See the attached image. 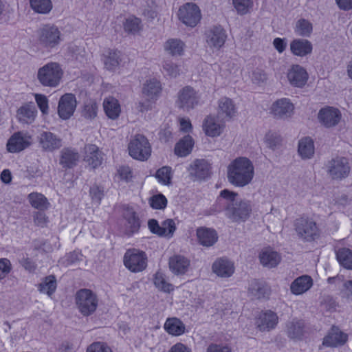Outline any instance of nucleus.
<instances>
[{
  "instance_id": "1",
  "label": "nucleus",
  "mask_w": 352,
  "mask_h": 352,
  "mask_svg": "<svg viewBox=\"0 0 352 352\" xmlns=\"http://www.w3.org/2000/svg\"><path fill=\"white\" fill-rule=\"evenodd\" d=\"M238 193L228 189L222 190L217 197V204L225 206L226 217L232 222L245 221L252 212L251 201L247 199H238Z\"/></svg>"
},
{
  "instance_id": "2",
  "label": "nucleus",
  "mask_w": 352,
  "mask_h": 352,
  "mask_svg": "<svg viewBox=\"0 0 352 352\" xmlns=\"http://www.w3.org/2000/svg\"><path fill=\"white\" fill-rule=\"evenodd\" d=\"M254 175L253 162L246 157H238L227 166V179L234 187L248 186L252 182Z\"/></svg>"
},
{
  "instance_id": "3",
  "label": "nucleus",
  "mask_w": 352,
  "mask_h": 352,
  "mask_svg": "<svg viewBox=\"0 0 352 352\" xmlns=\"http://www.w3.org/2000/svg\"><path fill=\"white\" fill-rule=\"evenodd\" d=\"M64 72L59 63L50 62L38 68L36 78L43 87H57L62 80Z\"/></svg>"
},
{
  "instance_id": "4",
  "label": "nucleus",
  "mask_w": 352,
  "mask_h": 352,
  "mask_svg": "<svg viewBox=\"0 0 352 352\" xmlns=\"http://www.w3.org/2000/svg\"><path fill=\"white\" fill-rule=\"evenodd\" d=\"M75 303L79 312L84 316H88L96 310L98 299L91 290L80 289L76 293Z\"/></svg>"
},
{
  "instance_id": "5",
  "label": "nucleus",
  "mask_w": 352,
  "mask_h": 352,
  "mask_svg": "<svg viewBox=\"0 0 352 352\" xmlns=\"http://www.w3.org/2000/svg\"><path fill=\"white\" fill-rule=\"evenodd\" d=\"M129 153L133 159L147 160L151 155V146L147 138L141 134L133 136L128 145Z\"/></svg>"
},
{
  "instance_id": "6",
  "label": "nucleus",
  "mask_w": 352,
  "mask_h": 352,
  "mask_svg": "<svg viewBox=\"0 0 352 352\" xmlns=\"http://www.w3.org/2000/svg\"><path fill=\"white\" fill-rule=\"evenodd\" d=\"M294 228L298 237L304 241H312L319 237V230L314 221L299 217L294 221Z\"/></svg>"
},
{
  "instance_id": "7",
  "label": "nucleus",
  "mask_w": 352,
  "mask_h": 352,
  "mask_svg": "<svg viewBox=\"0 0 352 352\" xmlns=\"http://www.w3.org/2000/svg\"><path fill=\"white\" fill-rule=\"evenodd\" d=\"M177 17L186 26L195 28L201 19V13L197 4L186 3L179 7Z\"/></svg>"
},
{
  "instance_id": "8",
  "label": "nucleus",
  "mask_w": 352,
  "mask_h": 352,
  "mask_svg": "<svg viewBox=\"0 0 352 352\" xmlns=\"http://www.w3.org/2000/svg\"><path fill=\"white\" fill-rule=\"evenodd\" d=\"M38 41L43 48L47 50L54 48L61 41L60 31L54 25H45L38 32Z\"/></svg>"
},
{
  "instance_id": "9",
  "label": "nucleus",
  "mask_w": 352,
  "mask_h": 352,
  "mask_svg": "<svg viewBox=\"0 0 352 352\" xmlns=\"http://www.w3.org/2000/svg\"><path fill=\"white\" fill-rule=\"evenodd\" d=\"M123 261L124 266L134 273L142 272L147 266L146 254L135 249L128 250L124 254Z\"/></svg>"
},
{
  "instance_id": "10",
  "label": "nucleus",
  "mask_w": 352,
  "mask_h": 352,
  "mask_svg": "<svg viewBox=\"0 0 352 352\" xmlns=\"http://www.w3.org/2000/svg\"><path fill=\"white\" fill-rule=\"evenodd\" d=\"M326 170L331 179L341 180L349 176L350 166L346 157H336L328 161Z\"/></svg>"
},
{
  "instance_id": "11",
  "label": "nucleus",
  "mask_w": 352,
  "mask_h": 352,
  "mask_svg": "<svg viewBox=\"0 0 352 352\" xmlns=\"http://www.w3.org/2000/svg\"><path fill=\"white\" fill-rule=\"evenodd\" d=\"M32 143V137L27 131L14 133L8 139L6 148L12 153H19L28 148Z\"/></svg>"
},
{
  "instance_id": "12",
  "label": "nucleus",
  "mask_w": 352,
  "mask_h": 352,
  "mask_svg": "<svg viewBox=\"0 0 352 352\" xmlns=\"http://www.w3.org/2000/svg\"><path fill=\"white\" fill-rule=\"evenodd\" d=\"M206 43L212 52L219 51L227 39L226 30L220 25L214 26L205 33Z\"/></svg>"
},
{
  "instance_id": "13",
  "label": "nucleus",
  "mask_w": 352,
  "mask_h": 352,
  "mask_svg": "<svg viewBox=\"0 0 352 352\" xmlns=\"http://www.w3.org/2000/svg\"><path fill=\"white\" fill-rule=\"evenodd\" d=\"M198 102L197 92L192 87L186 86L179 91L176 104L179 109L189 111L194 109Z\"/></svg>"
},
{
  "instance_id": "14",
  "label": "nucleus",
  "mask_w": 352,
  "mask_h": 352,
  "mask_svg": "<svg viewBox=\"0 0 352 352\" xmlns=\"http://www.w3.org/2000/svg\"><path fill=\"white\" fill-rule=\"evenodd\" d=\"M342 118L340 111L333 107L322 108L318 113L319 122L326 128H331L338 124Z\"/></svg>"
},
{
  "instance_id": "15",
  "label": "nucleus",
  "mask_w": 352,
  "mask_h": 352,
  "mask_svg": "<svg viewBox=\"0 0 352 352\" xmlns=\"http://www.w3.org/2000/svg\"><path fill=\"white\" fill-rule=\"evenodd\" d=\"M76 108V97L72 94H65L59 100L58 114L63 120H67L73 116Z\"/></svg>"
},
{
  "instance_id": "16",
  "label": "nucleus",
  "mask_w": 352,
  "mask_h": 352,
  "mask_svg": "<svg viewBox=\"0 0 352 352\" xmlns=\"http://www.w3.org/2000/svg\"><path fill=\"white\" fill-rule=\"evenodd\" d=\"M38 142L41 148L47 152H52L62 146V140L50 131H42L38 136Z\"/></svg>"
},
{
  "instance_id": "17",
  "label": "nucleus",
  "mask_w": 352,
  "mask_h": 352,
  "mask_svg": "<svg viewBox=\"0 0 352 352\" xmlns=\"http://www.w3.org/2000/svg\"><path fill=\"white\" fill-rule=\"evenodd\" d=\"M294 110V106L288 98H280L276 100L271 107V113L279 119L290 118Z\"/></svg>"
},
{
  "instance_id": "18",
  "label": "nucleus",
  "mask_w": 352,
  "mask_h": 352,
  "mask_svg": "<svg viewBox=\"0 0 352 352\" xmlns=\"http://www.w3.org/2000/svg\"><path fill=\"white\" fill-rule=\"evenodd\" d=\"M237 114L234 102L228 97H222L218 101L217 116L222 120H230Z\"/></svg>"
},
{
  "instance_id": "19",
  "label": "nucleus",
  "mask_w": 352,
  "mask_h": 352,
  "mask_svg": "<svg viewBox=\"0 0 352 352\" xmlns=\"http://www.w3.org/2000/svg\"><path fill=\"white\" fill-rule=\"evenodd\" d=\"M287 78L289 84L296 87H302L308 80V74L305 68L299 65H293L288 69Z\"/></svg>"
},
{
  "instance_id": "20",
  "label": "nucleus",
  "mask_w": 352,
  "mask_h": 352,
  "mask_svg": "<svg viewBox=\"0 0 352 352\" xmlns=\"http://www.w3.org/2000/svg\"><path fill=\"white\" fill-rule=\"evenodd\" d=\"M210 166L205 160H195L188 166V171L194 179H204L210 174Z\"/></svg>"
},
{
  "instance_id": "21",
  "label": "nucleus",
  "mask_w": 352,
  "mask_h": 352,
  "mask_svg": "<svg viewBox=\"0 0 352 352\" xmlns=\"http://www.w3.org/2000/svg\"><path fill=\"white\" fill-rule=\"evenodd\" d=\"M123 217L125 220L124 233L131 236L137 233L140 228V220L135 211L131 208H126L123 212Z\"/></svg>"
},
{
  "instance_id": "22",
  "label": "nucleus",
  "mask_w": 352,
  "mask_h": 352,
  "mask_svg": "<svg viewBox=\"0 0 352 352\" xmlns=\"http://www.w3.org/2000/svg\"><path fill=\"white\" fill-rule=\"evenodd\" d=\"M83 160L91 168H96L101 165L102 155L98 147L95 144H87L84 147Z\"/></svg>"
},
{
  "instance_id": "23",
  "label": "nucleus",
  "mask_w": 352,
  "mask_h": 352,
  "mask_svg": "<svg viewBox=\"0 0 352 352\" xmlns=\"http://www.w3.org/2000/svg\"><path fill=\"white\" fill-rule=\"evenodd\" d=\"M285 332L288 338L293 340L302 339L305 333V325L302 320L294 318L286 323Z\"/></svg>"
},
{
  "instance_id": "24",
  "label": "nucleus",
  "mask_w": 352,
  "mask_h": 352,
  "mask_svg": "<svg viewBox=\"0 0 352 352\" xmlns=\"http://www.w3.org/2000/svg\"><path fill=\"white\" fill-rule=\"evenodd\" d=\"M37 111L33 102L23 104L16 111V119L22 124H32L36 116Z\"/></svg>"
},
{
  "instance_id": "25",
  "label": "nucleus",
  "mask_w": 352,
  "mask_h": 352,
  "mask_svg": "<svg viewBox=\"0 0 352 352\" xmlns=\"http://www.w3.org/2000/svg\"><path fill=\"white\" fill-rule=\"evenodd\" d=\"M347 338V334L333 327L324 338L322 344L329 347H336L345 344Z\"/></svg>"
},
{
  "instance_id": "26",
  "label": "nucleus",
  "mask_w": 352,
  "mask_h": 352,
  "mask_svg": "<svg viewBox=\"0 0 352 352\" xmlns=\"http://www.w3.org/2000/svg\"><path fill=\"white\" fill-rule=\"evenodd\" d=\"M278 322V317L276 314L272 311H266L259 315L256 325L260 331H265L275 328Z\"/></svg>"
},
{
  "instance_id": "27",
  "label": "nucleus",
  "mask_w": 352,
  "mask_h": 352,
  "mask_svg": "<svg viewBox=\"0 0 352 352\" xmlns=\"http://www.w3.org/2000/svg\"><path fill=\"white\" fill-rule=\"evenodd\" d=\"M212 269L214 274L222 278L230 277L234 272L233 263L226 258L217 259L212 264Z\"/></svg>"
},
{
  "instance_id": "28",
  "label": "nucleus",
  "mask_w": 352,
  "mask_h": 352,
  "mask_svg": "<svg viewBox=\"0 0 352 352\" xmlns=\"http://www.w3.org/2000/svg\"><path fill=\"white\" fill-rule=\"evenodd\" d=\"M291 52L300 57L306 56L312 52L313 46L311 43L303 38H296L290 43Z\"/></svg>"
},
{
  "instance_id": "29",
  "label": "nucleus",
  "mask_w": 352,
  "mask_h": 352,
  "mask_svg": "<svg viewBox=\"0 0 352 352\" xmlns=\"http://www.w3.org/2000/svg\"><path fill=\"white\" fill-rule=\"evenodd\" d=\"M214 116H208L204 120L203 129L205 133L210 137L219 136L223 129L224 124L218 122Z\"/></svg>"
},
{
  "instance_id": "30",
  "label": "nucleus",
  "mask_w": 352,
  "mask_h": 352,
  "mask_svg": "<svg viewBox=\"0 0 352 352\" xmlns=\"http://www.w3.org/2000/svg\"><path fill=\"white\" fill-rule=\"evenodd\" d=\"M164 52L171 56H182L184 54L185 43L179 38H168L163 45Z\"/></svg>"
},
{
  "instance_id": "31",
  "label": "nucleus",
  "mask_w": 352,
  "mask_h": 352,
  "mask_svg": "<svg viewBox=\"0 0 352 352\" xmlns=\"http://www.w3.org/2000/svg\"><path fill=\"white\" fill-rule=\"evenodd\" d=\"M199 243L205 247L212 246L218 239L217 232L210 228H199L197 230Z\"/></svg>"
},
{
  "instance_id": "32",
  "label": "nucleus",
  "mask_w": 352,
  "mask_h": 352,
  "mask_svg": "<svg viewBox=\"0 0 352 352\" xmlns=\"http://www.w3.org/2000/svg\"><path fill=\"white\" fill-rule=\"evenodd\" d=\"M313 285L309 276L303 275L296 278L290 285L291 292L295 295H300L308 291Z\"/></svg>"
},
{
  "instance_id": "33",
  "label": "nucleus",
  "mask_w": 352,
  "mask_h": 352,
  "mask_svg": "<svg viewBox=\"0 0 352 352\" xmlns=\"http://www.w3.org/2000/svg\"><path fill=\"white\" fill-rule=\"evenodd\" d=\"M280 256L278 252L270 248L263 249L259 254L261 263L266 267L272 268L278 265L280 261Z\"/></svg>"
},
{
  "instance_id": "34",
  "label": "nucleus",
  "mask_w": 352,
  "mask_h": 352,
  "mask_svg": "<svg viewBox=\"0 0 352 352\" xmlns=\"http://www.w3.org/2000/svg\"><path fill=\"white\" fill-rule=\"evenodd\" d=\"M214 67H217L220 76L227 80H233L239 73L238 65L230 61L223 63L221 65H215Z\"/></svg>"
},
{
  "instance_id": "35",
  "label": "nucleus",
  "mask_w": 352,
  "mask_h": 352,
  "mask_svg": "<svg viewBox=\"0 0 352 352\" xmlns=\"http://www.w3.org/2000/svg\"><path fill=\"white\" fill-rule=\"evenodd\" d=\"M190 265V261L182 255H174L170 258L169 267L175 274H185Z\"/></svg>"
},
{
  "instance_id": "36",
  "label": "nucleus",
  "mask_w": 352,
  "mask_h": 352,
  "mask_svg": "<svg viewBox=\"0 0 352 352\" xmlns=\"http://www.w3.org/2000/svg\"><path fill=\"white\" fill-rule=\"evenodd\" d=\"M162 91L160 82L155 78L146 80L142 87V94L149 100H155Z\"/></svg>"
},
{
  "instance_id": "37",
  "label": "nucleus",
  "mask_w": 352,
  "mask_h": 352,
  "mask_svg": "<svg viewBox=\"0 0 352 352\" xmlns=\"http://www.w3.org/2000/svg\"><path fill=\"white\" fill-rule=\"evenodd\" d=\"M248 294L252 298L261 299L269 295L270 288L265 282L253 280L249 285Z\"/></svg>"
},
{
  "instance_id": "38",
  "label": "nucleus",
  "mask_w": 352,
  "mask_h": 352,
  "mask_svg": "<svg viewBox=\"0 0 352 352\" xmlns=\"http://www.w3.org/2000/svg\"><path fill=\"white\" fill-rule=\"evenodd\" d=\"M164 330L170 335L179 336L184 333L186 326L179 318L173 317L166 319L164 324Z\"/></svg>"
},
{
  "instance_id": "39",
  "label": "nucleus",
  "mask_w": 352,
  "mask_h": 352,
  "mask_svg": "<svg viewBox=\"0 0 352 352\" xmlns=\"http://www.w3.org/2000/svg\"><path fill=\"white\" fill-rule=\"evenodd\" d=\"M80 155L78 153L72 148H63L60 152V164L64 168H72L79 160Z\"/></svg>"
},
{
  "instance_id": "40",
  "label": "nucleus",
  "mask_w": 352,
  "mask_h": 352,
  "mask_svg": "<svg viewBox=\"0 0 352 352\" xmlns=\"http://www.w3.org/2000/svg\"><path fill=\"white\" fill-rule=\"evenodd\" d=\"M194 140L192 138L187 135L176 144L175 153L179 157H186L192 152Z\"/></svg>"
},
{
  "instance_id": "41",
  "label": "nucleus",
  "mask_w": 352,
  "mask_h": 352,
  "mask_svg": "<svg viewBox=\"0 0 352 352\" xmlns=\"http://www.w3.org/2000/svg\"><path fill=\"white\" fill-rule=\"evenodd\" d=\"M103 107L107 116L112 119H116L120 113V107L118 100L113 97H109L104 99Z\"/></svg>"
},
{
  "instance_id": "42",
  "label": "nucleus",
  "mask_w": 352,
  "mask_h": 352,
  "mask_svg": "<svg viewBox=\"0 0 352 352\" xmlns=\"http://www.w3.org/2000/svg\"><path fill=\"white\" fill-rule=\"evenodd\" d=\"M298 153L302 159H310L314 154V145L313 140L305 137L298 142Z\"/></svg>"
},
{
  "instance_id": "43",
  "label": "nucleus",
  "mask_w": 352,
  "mask_h": 352,
  "mask_svg": "<svg viewBox=\"0 0 352 352\" xmlns=\"http://www.w3.org/2000/svg\"><path fill=\"white\" fill-rule=\"evenodd\" d=\"M56 289V279L54 276H46L42 282L38 284V289L41 293L51 296Z\"/></svg>"
},
{
  "instance_id": "44",
  "label": "nucleus",
  "mask_w": 352,
  "mask_h": 352,
  "mask_svg": "<svg viewBox=\"0 0 352 352\" xmlns=\"http://www.w3.org/2000/svg\"><path fill=\"white\" fill-rule=\"evenodd\" d=\"M313 30V25L311 22L305 19H300L296 23L294 27L295 33L300 36L309 37Z\"/></svg>"
},
{
  "instance_id": "45",
  "label": "nucleus",
  "mask_w": 352,
  "mask_h": 352,
  "mask_svg": "<svg viewBox=\"0 0 352 352\" xmlns=\"http://www.w3.org/2000/svg\"><path fill=\"white\" fill-rule=\"evenodd\" d=\"M124 30L129 34H135L142 29L141 20L134 16L127 18L123 23Z\"/></svg>"
},
{
  "instance_id": "46",
  "label": "nucleus",
  "mask_w": 352,
  "mask_h": 352,
  "mask_svg": "<svg viewBox=\"0 0 352 352\" xmlns=\"http://www.w3.org/2000/svg\"><path fill=\"white\" fill-rule=\"evenodd\" d=\"M30 5L34 12L38 14H47L52 9L50 0H30Z\"/></svg>"
},
{
  "instance_id": "47",
  "label": "nucleus",
  "mask_w": 352,
  "mask_h": 352,
  "mask_svg": "<svg viewBox=\"0 0 352 352\" xmlns=\"http://www.w3.org/2000/svg\"><path fill=\"white\" fill-rule=\"evenodd\" d=\"M340 264L346 269L352 270V251L347 248H342L336 253Z\"/></svg>"
},
{
  "instance_id": "48",
  "label": "nucleus",
  "mask_w": 352,
  "mask_h": 352,
  "mask_svg": "<svg viewBox=\"0 0 352 352\" xmlns=\"http://www.w3.org/2000/svg\"><path fill=\"white\" fill-rule=\"evenodd\" d=\"M120 54L117 51H109L103 59L105 67L109 70H115L119 65Z\"/></svg>"
},
{
  "instance_id": "49",
  "label": "nucleus",
  "mask_w": 352,
  "mask_h": 352,
  "mask_svg": "<svg viewBox=\"0 0 352 352\" xmlns=\"http://www.w3.org/2000/svg\"><path fill=\"white\" fill-rule=\"evenodd\" d=\"M28 199L32 206L38 210H45L47 208L49 205L47 199L41 193H30L28 195Z\"/></svg>"
},
{
  "instance_id": "50",
  "label": "nucleus",
  "mask_w": 352,
  "mask_h": 352,
  "mask_svg": "<svg viewBox=\"0 0 352 352\" xmlns=\"http://www.w3.org/2000/svg\"><path fill=\"white\" fill-rule=\"evenodd\" d=\"M98 104L92 100L87 102L82 110V116L87 120L94 119L98 114Z\"/></svg>"
},
{
  "instance_id": "51",
  "label": "nucleus",
  "mask_w": 352,
  "mask_h": 352,
  "mask_svg": "<svg viewBox=\"0 0 352 352\" xmlns=\"http://www.w3.org/2000/svg\"><path fill=\"white\" fill-rule=\"evenodd\" d=\"M155 286L164 292H170L174 289L173 286L168 283L162 272H157L154 276Z\"/></svg>"
},
{
  "instance_id": "52",
  "label": "nucleus",
  "mask_w": 352,
  "mask_h": 352,
  "mask_svg": "<svg viewBox=\"0 0 352 352\" xmlns=\"http://www.w3.org/2000/svg\"><path fill=\"white\" fill-rule=\"evenodd\" d=\"M237 13L240 15L248 14L253 7L252 0H232Z\"/></svg>"
},
{
  "instance_id": "53",
  "label": "nucleus",
  "mask_w": 352,
  "mask_h": 352,
  "mask_svg": "<svg viewBox=\"0 0 352 352\" xmlns=\"http://www.w3.org/2000/svg\"><path fill=\"white\" fill-rule=\"evenodd\" d=\"M158 182L164 185H169L171 182L172 170L168 166H163L158 169L155 174Z\"/></svg>"
},
{
  "instance_id": "54",
  "label": "nucleus",
  "mask_w": 352,
  "mask_h": 352,
  "mask_svg": "<svg viewBox=\"0 0 352 352\" xmlns=\"http://www.w3.org/2000/svg\"><path fill=\"white\" fill-rule=\"evenodd\" d=\"M149 204L156 210H163L166 207L167 199L162 194L152 196L149 199Z\"/></svg>"
},
{
  "instance_id": "55",
  "label": "nucleus",
  "mask_w": 352,
  "mask_h": 352,
  "mask_svg": "<svg viewBox=\"0 0 352 352\" xmlns=\"http://www.w3.org/2000/svg\"><path fill=\"white\" fill-rule=\"evenodd\" d=\"M89 195L93 202L100 204L104 197V189L96 184L93 185L89 190Z\"/></svg>"
},
{
  "instance_id": "56",
  "label": "nucleus",
  "mask_w": 352,
  "mask_h": 352,
  "mask_svg": "<svg viewBox=\"0 0 352 352\" xmlns=\"http://www.w3.org/2000/svg\"><path fill=\"white\" fill-rule=\"evenodd\" d=\"M251 80L253 83L261 85L267 81V75L264 70L256 68L252 72Z\"/></svg>"
},
{
  "instance_id": "57",
  "label": "nucleus",
  "mask_w": 352,
  "mask_h": 352,
  "mask_svg": "<svg viewBox=\"0 0 352 352\" xmlns=\"http://www.w3.org/2000/svg\"><path fill=\"white\" fill-rule=\"evenodd\" d=\"M162 230L164 232V235L163 236H166L170 238L173 236L175 230L176 226L174 221L173 219H168L164 221L161 225Z\"/></svg>"
},
{
  "instance_id": "58",
  "label": "nucleus",
  "mask_w": 352,
  "mask_h": 352,
  "mask_svg": "<svg viewBox=\"0 0 352 352\" xmlns=\"http://www.w3.org/2000/svg\"><path fill=\"white\" fill-rule=\"evenodd\" d=\"M86 352H113V351L106 343L95 342L87 347Z\"/></svg>"
},
{
  "instance_id": "59",
  "label": "nucleus",
  "mask_w": 352,
  "mask_h": 352,
  "mask_svg": "<svg viewBox=\"0 0 352 352\" xmlns=\"http://www.w3.org/2000/svg\"><path fill=\"white\" fill-rule=\"evenodd\" d=\"M19 262L21 266L30 273H34L37 268L36 262L28 257L23 256L19 258Z\"/></svg>"
},
{
  "instance_id": "60",
  "label": "nucleus",
  "mask_w": 352,
  "mask_h": 352,
  "mask_svg": "<svg viewBox=\"0 0 352 352\" xmlns=\"http://www.w3.org/2000/svg\"><path fill=\"white\" fill-rule=\"evenodd\" d=\"M34 98L41 111L43 114L48 113L49 106L47 98L45 95L41 94H36L34 95Z\"/></svg>"
},
{
  "instance_id": "61",
  "label": "nucleus",
  "mask_w": 352,
  "mask_h": 352,
  "mask_svg": "<svg viewBox=\"0 0 352 352\" xmlns=\"http://www.w3.org/2000/svg\"><path fill=\"white\" fill-rule=\"evenodd\" d=\"M163 69L166 72L167 75L172 78H176L179 75V69L178 65L170 62L166 61L163 65Z\"/></svg>"
},
{
  "instance_id": "62",
  "label": "nucleus",
  "mask_w": 352,
  "mask_h": 352,
  "mask_svg": "<svg viewBox=\"0 0 352 352\" xmlns=\"http://www.w3.org/2000/svg\"><path fill=\"white\" fill-rule=\"evenodd\" d=\"M12 265L8 258H0V280L4 278L11 271Z\"/></svg>"
},
{
  "instance_id": "63",
  "label": "nucleus",
  "mask_w": 352,
  "mask_h": 352,
  "mask_svg": "<svg viewBox=\"0 0 352 352\" xmlns=\"http://www.w3.org/2000/svg\"><path fill=\"white\" fill-rule=\"evenodd\" d=\"M148 227L149 230L155 234L158 235L159 236H162L164 235V232L162 230L161 226L159 225L157 220L152 219L148 221Z\"/></svg>"
},
{
  "instance_id": "64",
  "label": "nucleus",
  "mask_w": 352,
  "mask_h": 352,
  "mask_svg": "<svg viewBox=\"0 0 352 352\" xmlns=\"http://www.w3.org/2000/svg\"><path fill=\"white\" fill-rule=\"evenodd\" d=\"M206 352H231V349L227 345L211 344L208 346Z\"/></svg>"
}]
</instances>
